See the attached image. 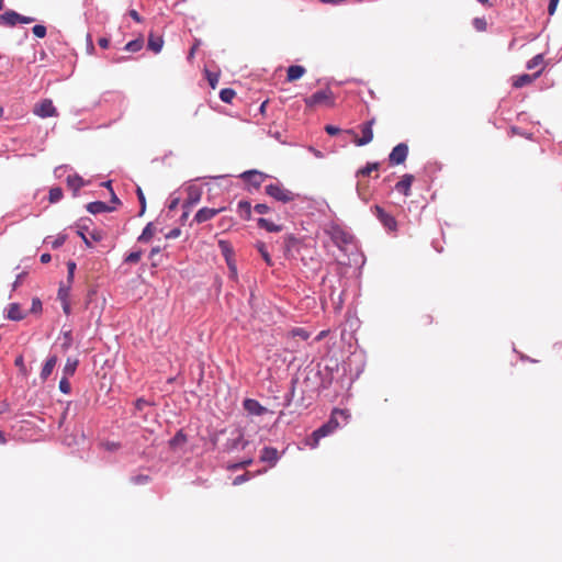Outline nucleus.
Here are the masks:
<instances>
[{
  "instance_id": "7c9ffc66",
  "label": "nucleus",
  "mask_w": 562,
  "mask_h": 562,
  "mask_svg": "<svg viewBox=\"0 0 562 562\" xmlns=\"http://www.w3.org/2000/svg\"><path fill=\"white\" fill-rule=\"evenodd\" d=\"M256 248L257 250L259 251V254L261 255L262 259L265 260V262L268 265V266H273V261H272V258L267 249V246L265 243L262 241H258L256 244Z\"/></svg>"
},
{
  "instance_id": "f8f14e48",
  "label": "nucleus",
  "mask_w": 562,
  "mask_h": 562,
  "mask_svg": "<svg viewBox=\"0 0 562 562\" xmlns=\"http://www.w3.org/2000/svg\"><path fill=\"white\" fill-rule=\"evenodd\" d=\"M243 407L249 415H252V416H262L268 411L257 400H254V398L244 400Z\"/></svg>"
},
{
  "instance_id": "6e6d98bb",
  "label": "nucleus",
  "mask_w": 562,
  "mask_h": 562,
  "mask_svg": "<svg viewBox=\"0 0 562 562\" xmlns=\"http://www.w3.org/2000/svg\"><path fill=\"white\" fill-rule=\"evenodd\" d=\"M181 235V229L179 227L172 228L166 234L167 239H175Z\"/></svg>"
},
{
  "instance_id": "9d476101",
  "label": "nucleus",
  "mask_w": 562,
  "mask_h": 562,
  "mask_svg": "<svg viewBox=\"0 0 562 562\" xmlns=\"http://www.w3.org/2000/svg\"><path fill=\"white\" fill-rule=\"evenodd\" d=\"M408 155V146L405 143L397 144L389 155V162L392 166L403 164Z\"/></svg>"
},
{
  "instance_id": "7ed1b4c3",
  "label": "nucleus",
  "mask_w": 562,
  "mask_h": 562,
  "mask_svg": "<svg viewBox=\"0 0 562 562\" xmlns=\"http://www.w3.org/2000/svg\"><path fill=\"white\" fill-rule=\"evenodd\" d=\"M304 103L307 108H314L316 105H326V106H333L334 101V93L329 88L316 91L310 97H306L304 99Z\"/></svg>"
},
{
  "instance_id": "1a4fd4ad",
  "label": "nucleus",
  "mask_w": 562,
  "mask_h": 562,
  "mask_svg": "<svg viewBox=\"0 0 562 562\" xmlns=\"http://www.w3.org/2000/svg\"><path fill=\"white\" fill-rule=\"evenodd\" d=\"M33 112L42 119L57 116L58 114L57 109L50 99H44L42 102L36 104Z\"/></svg>"
},
{
  "instance_id": "c756f323",
  "label": "nucleus",
  "mask_w": 562,
  "mask_h": 562,
  "mask_svg": "<svg viewBox=\"0 0 562 562\" xmlns=\"http://www.w3.org/2000/svg\"><path fill=\"white\" fill-rule=\"evenodd\" d=\"M144 46V41L143 38H135L133 41H130L128 43H126V45L124 46V50L128 52V53H137L139 52Z\"/></svg>"
},
{
  "instance_id": "8fccbe9b",
  "label": "nucleus",
  "mask_w": 562,
  "mask_h": 562,
  "mask_svg": "<svg viewBox=\"0 0 562 562\" xmlns=\"http://www.w3.org/2000/svg\"><path fill=\"white\" fill-rule=\"evenodd\" d=\"M42 312V301L38 297L32 300L31 313L37 314Z\"/></svg>"
},
{
  "instance_id": "f03ea898",
  "label": "nucleus",
  "mask_w": 562,
  "mask_h": 562,
  "mask_svg": "<svg viewBox=\"0 0 562 562\" xmlns=\"http://www.w3.org/2000/svg\"><path fill=\"white\" fill-rule=\"evenodd\" d=\"M265 191L269 196L282 203L292 202L300 196V194L285 189L279 182L266 186Z\"/></svg>"
},
{
  "instance_id": "f704fd0d",
  "label": "nucleus",
  "mask_w": 562,
  "mask_h": 562,
  "mask_svg": "<svg viewBox=\"0 0 562 562\" xmlns=\"http://www.w3.org/2000/svg\"><path fill=\"white\" fill-rule=\"evenodd\" d=\"M236 97V92L234 89L224 88L220 91V99L224 103H232L233 99Z\"/></svg>"
},
{
  "instance_id": "58836bf2",
  "label": "nucleus",
  "mask_w": 562,
  "mask_h": 562,
  "mask_svg": "<svg viewBox=\"0 0 562 562\" xmlns=\"http://www.w3.org/2000/svg\"><path fill=\"white\" fill-rule=\"evenodd\" d=\"M297 378L291 380V386L286 395L284 396L285 406H290L291 402L294 398L295 389H296Z\"/></svg>"
},
{
  "instance_id": "e2e57ef3",
  "label": "nucleus",
  "mask_w": 562,
  "mask_h": 562,
  "mask_svg": "<svg viewBox=\"0 0 562 562\" xmlns=\"http://www.w3.org/2000/svg\"><path fill=\"white\" fill-rule=\"evenodd\" d=\"M252 463V459H247V460H244L239 463H236L232 467V469H243V468H246L247 465L251 464Z\"/></svg>"
},
{
  "instance_id": "774afa93",
  "label": "nucleus",
  "mask_w": 562,
  "mask_h": 562,
  "mask_svg": "<svg viewBox=\"0 0 562 562\" xmlns=\"http://www.w3.org/2000/svg\"><path fill=\"white\" fill-rule=\"evenodd\" d=\"M61 307H63V312L66 314V315H70L71 313V306H70V303L69 301H65L61 303Z\"/></svg>"
},
{
  "instance_id": "423d86ee",
  "label": "nucleus",
  "mask_w": 562,
  "mask_h": 562,
  "mask_svg": "<svg viewBox=\"0 0 562 562\" xmlns=\"http://www.w3.org/2000/svg\"><path fill=\"white\" fill-rule=\"evenodd\" d=\"M371 212L387 232H395L397 229V222L395 217L385 212L383 207L380 205H373L371 207Z\"/></svg>"
},
{
  "instance_id": "5701e85b",
  "label": "nucleus",
  "mask_w": 562,
  "mask_h": 562,
  "mask_svg": "<svg viewBox=\"0 0 562 562\" xmlns=\"http://www.w3.org/2000/svg\"><path fill=\"white\" fill-rule=\"evenodd\" d=\"M257 225L258 227L263 228L270 233H279L282 231V225L276 224L272 221L265 217H259L257 220Z\"/></svg>"
},
{
  "instance_id": "864d4df0",
  "label": "nucleus",
  "mask_w": 562,
  "mask_h": 562,
  "mask_svg": "<svg viewBox=\"0 0 562 562\" xmlns=\"http://www.w3.org/2000/svg\"><path fill=\"white\" fill-rule=\"evenodd\" d=\"M292 335L293 336H299V337H301L304 340H306L310 337L308 333L305 329H303V328H294L292 330Z\"/></svg>"
},
{
  "instance_id": "aec40b11",
  "label": "nucleus",
  "mask_w": 562,
  "mask_h": 562,
  "mask_svg": "<svg viewBox=\"0 0 562 562\" xmlns=\"http://www.w3.org/2000/svg\"><path fill=\"white\" fill-rule=\"evenodd\" d=\"M5 317L10 321L19 322L25 317V314L21 311L19 303H11L8 305Z\"/></svg>"
},
{
  "instance_id": "49530a36",
  "label": "nucleus",
  "mask_w": 562,
  "mask_h": 562,
  "mask_svg": "<svg viewBox=\"0 0 562 562\" xmlns=\"http://www.w3.org/2000/svg\"><path fill=\"white\" fill-rule=\"evenodd\" d=\"M59 391L64 394H69L71 391L70 382L67 376H63L59 381Z\"/></svg>"
},
{
  "instance_id": "473e14b6",
  "label": "nucleus",
  "mask_w": 562,
  "mask_h": 562,
  "mask_svg": "<svg viewBox=\"0 0 562 562\" xmlns=\"http://www.w3.org/2000/svg\"><path fill=\"white\" fill-rule=\"evenodd\" d=\"M379 167H380L379 162H368L364 167L357 170L356 177L369 176L372 171L378 170Z\"/></svg>"
},
{
  "instance_id": "de8ad7c7",
  "label": "nucleus",
  "mask_w": 562,
  "mask_h": 562,
  "mask_svg": "<svg viewBox=\"0 0 562 562\" xmlns=\"http://www.w3.org/2000/svg\"><path fill=\"white\" fill-rule=\"evenodd\" d=\"M220 247H221V250H222L223 255L225 256L226 261H228L229 260V256L233 252L229 244L227 241H225V240H220Z\"/></svg>"
},
{
  "instance_id": "bb28decb",
  "label": "nucleus",
  "mask_w": 562,
  "mask_h": 562,
  "mask_svg": "<svg viewBox=\"0 0 562 562\" xmlns=\"http://www.w3.org/2000/svg\"><path fill=\"white\" fill-rule=\"evenodd\" d=\"M308 373L313 374V379L314 380H319L321 381L319 385L317 386V391L318 392H321V391H323V390H325V389H327L329 386L331 381L330 380L325 381L324 379H322V373H321L319 370H317L315 372L310 371ZM310 380H311V376H310V374H307L306 378L304 379L303 383H307Z\"/></svg>"
},
{
  "instance_id": "cd10ccee",
  "label": "nucleus",
  "mask_w": 562,
  "mask_h": 562,
  "mask_svg": "<svg viewBox=\"0 0 562 562\" xmlns=\"http://www.w3.org/2000/svg\"><path fill=\"white\" fill-rule=\"evenodd\" d=\"M66 241V235H63V234H59L58 236L56 237H53V236H47L45 239H44V243L46 245H50V247L53 249H57L59 247H61Z\"/></svg>"
},
{
  "instance_id": "a211bd4d",
  "label": "nucleus",
  "mask_w": 562,
  "mask_h": 562,
  "mask_svg": "<svg viewBox=\"0 0 562 562\" xmlns=\"http://www.w3.org/2000/svg\"><path fill=\"white\" fill-rule=\"evenodd\" d=\"M57 361H58V358L56 355H49L47 357V359L41 370V374H40L42 380L45 381L48 379V376L52 374Z\"/></svg>"
},
{
  "instance_id": "72a5a7b5",
  "label": "nucleus",
  "mask_w": 562,
  "mask_h": 562,
  "mask_svg": "<svg viewBox=\"0 0 562 562\" xmlns=\"http://www.w3.org/2000/svg\"><path fill=\"white\" fill-rule=\"evenodd\" d=\"M187 441V435L183 432V430H178L176 435L169 440V446L171 448H176Z\"/></svg>"
},
{
  "instance_id": "4c0bfd02",
  "label": "nucleus",
  "mask_w": 562,
  "mask_h": 562,
  "mask_svg": "<svg viewBox=\"0 0 562 562\" xmlns=\"http://www.w3.org/2000/svg\"><path fill=\"white\" fill-rule=\"evenodd\" d=\"M143 255V251L140 249L131 251L127 254L124 258V262L134 265L137 263L140 260V257Z\"/></svg>"
},
{
  "instance_id": "dca6fc26",
  "label": "nucleus",
  "mask_w": 562,
  "mask_h": 562,
  "mask_svg": "<svg viewBox=\"0 0 562 562\" xmlns=\"http://www.w3.org/2000/svg\"><path fill=\"white\" fill-rule=\"evenodd\" d=\"M279 458V452L273 447H263V449L261 450L260 460L262 462H267L271 465H274L278 462Z\"/></svg>"
},
{
  "instance_id": "f3484780",
  "label": "nucleus",
  "mask_w": 562,
  "mask_h": 562,
  "mask_svg": "<svg viewBox=\"0 0 562 562\" xmlns=\"http://www.w3.org/2000/svg\"><path fill=\"white\" fill-rule=\"evenodd\" d=\"M299 239L293 234H288L283 237L282 250L286 258L292 256V250L297 247Z\"/></svg>"
},
{
  "instance_id": "a19ab883",
  "label": "nucleus",
  "mask_w": 562,
  "mask_h": 562,
  "mask_svg": "<svg viewBox=\"0 0 562 562\" xmlns=\"http://www.w3.org/2000/svg\"><path fill=\"white\" fill-rule=\"evenodd\" d=\"M70 286L60 285L58 289L57 297L60 303L69 301Z\"/></svg>"
},
{
  "instance_id": "69168bd1",
  "label": "nucleus",
  "mask_w": 562,
  "mask_h": 562,
  "mask_svg": "<svg viewBox=\"0 0 562 562\" xmlns=\"http://www.w3.org/2000/svg\"><path fill=\"white\" fill-rule=\"evenodd\" d=\"M227 265H228V268H229V271H231V277L233 279H236L237 278V269H236V266L235 263H232L229 260L227 261Z\"/></svg>"
},
{
  "instance_id": "bf43d9fd",
  "label": "nucleus",
  "mask_w": 562,
  "mask_h": 562,
  "mask_svg": "<svg viewBox=\"0 0 562 562\" xmlns=\"http://www.w3.org/2000/svg\"><path fill=\"white\" fill-rule=\"evenodd\" d=\"M558 3H559V0H550L549 2V5H548V13L549 15H553L555 10H557V7H558Z\"/></svg>"
},
{
  "instance_id": "5fc2aeb1",
  "label": "nucleus",
  "mask_w": 562,
  "mask_h": 562,
  "mask_svg": "<svg viewBox=\"0 0 562 562\" xmlns=\"http://www.w3.org/2000/svg\"><path fill=\"white\" fill-rule=\"evenodd\" d=\"M67 269H68V281L71 282L72 279H74L75 270H76V262L68 261L67 262Z\"/></svg>"
},
{
  "instance_id": "20e7f679",
  "label": "nucleus",
  "mask_w": 562,
  "mask_h": 562,
  "mask_svg": "<svg viewBox=\"0 0 562 562\" xmlns=\"http://www.w3.org/2000/svg\"><path fill=\"white\" fill-rule=\"evenodd\" d=\"M34 21V18L22 15L14 10H7L0 14V25L7 27H14L18 24H30Z\"/></svg>"
},
{
  "instance_id": "412c9836",
  "label": "nucleus",
  "mask_w": 562,
  "mask_h": 562,
  "mask_svg": "<svg viewBox=\"0 0 562 562\" xmlns=\"http://www.w3.org/2000/svg\"><path fill=\"white\" fill-rule=\"evenodd\" d=\"M541 72H542V68L539 69L535 75L524 74V75L517 76L513 82V86L515 88H522V87L531 83L532 80L535 78H537L538 76H540Z\"/></svg>"
},
{
  "instance_id": "603ef678",
  "label": "nucleus",
  "mask_w": 562,
  "mask_h": 562,
  "mask_svg": "<svg viewBox=\"0 0 562 562\" xmlns=\"http://www.w3.org/2000/svg\"><path fill=\"white\" fill-rule=\"evenodd\" d=\"M14 364H15V367H18V368L20 369V371H21L23 374H26V368H25V364H24V358H23V356H18V357L15 358Z\"/></svg>"
},
{
  "instance_id": "393cba45",
  "label": "nucleus",
  "mask_w": 562,
  "mask_h": 562,
  "mask_svg": "<svg viewBox=\"0 0 562 562\" xmlns=\"http://www.w3.org/2000/svg\"><path fill=\"white\" fill-rule=\"evenodd\" d=\"M305 74V68L300 65H292L288 68L286 79L288 81H295Z\"/></svg>"
},
{
  "instance_id": "3c124183",
  "label": "nucleus",
  "mask_w": 562,
  "mask_h": 562,
  "mask_svg": "<svg viewBox=\"0 0 562 562\" xmlns=\"http://www.w3.org/2000/svg\"><path fill=\"white\" fill-rule=\"evenodd\" d=\"M270 206L265 203H258L254 206V211L258 214H267L270 212Z\"/></svg>"
},
{
  "instance_id": "a18cd8bd",
  "label": "nucleus",
  "mask_w": 562,
  "mask_h": 562,
  "mask_svg": "<svg viewBox=\"0 0 562 562\" xmlns=\"http://www.w3.org/2000/svg\"><path fill=\"white\" fill-rule=\"evenodd\" d=\"M150 477L146 474H138L131 477V482L135 485H143L148 483Z\"/></svg>"
},
{
  "instance_id": "a878e982",
  "label": "nucleus",
  "mask_w": 562,
  "mask_h": 562,
  "mask_svg": "<svg viewBox=\"0 0 562 562\" xmlns=\"http://www.w3.org/2000/svg\"><path fill=\"white\" fill-rule=\"evenodd\" d=\"M147 46H148V49H150L155 54H158L162 49L164 38L161 36H156L154 34H150L148 37Z\"/></svg>"
},
{
  "instance_id": "09e8293b",
  "label": "nucleus",
  "mask_w": 562,
  "mask_h": 562,
  "mask_svg": "<svg viewBox=\"0 0 562 562\" xmlns=\"http://www.w3.org/2000/svg\"><path fill=\"white\" fill-rule=\"evenodd\" d=\"M86 52L88 55H93L94 52H95V48H94V45H93V41H92V36L90 33L87 34L86 36Z\"/></svg>"
},
{
  "instance_id": "0eeeda50",
  "label": "nucleus",
  "mask_w": 562,
  "mask_h": 562,
  "mask_svg": "<svg viewBox=\"0 0 562 562\" xmlns=\"http://www.w3.org/2000/svg\"><path fill=\"white\" fill-rule=\"evenodd\" d=\"M328 234L333 243L339 248L345 245H349L352 241L351 234H349L338 224H331L329 226Z\"/></svg>"
},
{
  "instance_id": "052dcab7",
  "label": "nucleus",
  "mask_w": 562,
  "mask_h": 562,
  "mask_svg": "<svg viewBox=\"0 0 562 562\" xmlns=\"http://www.w3.org/2000/svg\"><path fill=\"white\" fill-rule=\"evenodd\" d=\"M207 79H209L210 86L212 88H215L217 82H218V75H216V74H209L207 75Z\"/></svg>"
},
{
  "instance_id": "c85d7f7f",
  "label": "nucleus",
  "mask_w": 562,
  "mask_h": 562,
  "mask_svg": "<svg viewBox=\"0 0 562 562\" xmlns=\"http://www.w3.org/2000/svg\"><path fill=\"white\" fill-rule=\"evenodd\" d=\"M155 228L154 224L149 222L143 229L142 234L137 237V241L139 243H148L153 235H154Z\"/></svg>"
},
{
  "instance_id": "6ab92c4d",
  "label": "nucleus",
  "mask_w": 562,
  "mask_h": 562,
  "mask_svg": "<svg viewBox=\"0 0 562 562\" xmlns=\"http://www.w3.org/2000/svg\"><path fill=\"white\" fill-rule=\"evenodd\" d=\"M113 210H114L113 206H111L102 201H94V202H90L87 204V211L91 214L112 212Z\"/></svg>"
},
{
  "instance_id": "37998d69",
  "label": "nucleus",
  "mask_w": 562,
  "mask_h": 562,
  "mask_svg": "<svg viewBox=\"0 0 562 562\" xmlns=\"http://www.w3.org/2000/svg\"><path fill=\"white\" fill-rule=\"evenodd\" d=\"M33 34L38 38H44L47 34V29L43 24H36L32 27Z\"/></svg>"
},
{
  "instance_id": "ddd939ff",
  "label": "nucleus",
  "mask_w": 562,
  "mask_h": 562,
  "mask_svg": "<svg viewBox=\"0 0 562 562\" xmlns=\"http://www.w3.org/2000/svg\"><path fill=\"white\" fill-rule=\"evenodd\" d=\"M223 209H211V207H202L194 215V222L201 224L206 221L212 220Z\"/></svg>"
},
{
  "instance_id": "e433bc0d",
  "label": "nucleus",
  "mask_w": 562,
  "mask_h": 562,
  "mask_svg": "<svg viewBox=\"0 0 562 562\" xmlns=\"http://www.w3.org/2000/svg\"><path fill=\"white\" fill-rule=\"evenodd\" d=\"M63 198V190L59 187H54L49 190L48 200L50 203H57Z\"/></svg>"
},
{
  "instance_id": "4d7b16f0",
  "label": "nucleus",
  "mask_w": 562,
  "mask_h": 562,
  "mask_svg": "<svg viewBox=\"0 0 562 562\" xmlns=\"http://www.w3.org/2000/svg\"><path fill=\"white\" fill-rule=\"evenodd\" d=\"M325 131L330 136H335L340 133V128L335 125H326Z\"/></svg>"
},
{
  "instance_id": "338daca9",
  "label": "nucleus",
  "mask_w": 562,
  "mask_h": 562,
  "mask_svg": "<svg viewBox=\"0 0 562 562\" xmlns=\"http://www.w3.org/2000/svg\"><path fill=\"white\" fill-rule=\"evenodd\" d=\"M146 405H148V402L144 398H138L135 402V406L137 409L142 411Z\"/></svg>"
},
{
  "instance_id": "f257e3e1",
  "label": "nucleus",
  "mask_w": 562,
  "mask_h": 562,
  "mask_svg": "<svg viewBox=\"0 0 562 562\" xmlns=\"http://www.w3.org/2000/svg\"><path fill=\"white\" fill-rule=\"evenodd\" d=\"M349 417L350 415L347 409L335 408L331 412L329 419L313 431L312 436L314 438L315 445L318 442L319 439L333 434L336 429L346 425L348 423Z\"/></svg>"
},
{
  "instance_id": "4be33fe9",
  "label": "nucleus",
  "mask_w": 562,
  "mask_h": 562,
  "mask_svg": "<svg viewBox=\"0 0 562 562\" xmlns=\"http://www.w3.org/2000/svg\"><path fill=\"white\" fill-rule=\"evenodd\" d=\"M201 199V190L198 187L190 186L188 188V199L184 201V206L190 207L196 204Z\"/></svg>"
},
{
  "instance_id": "b1692460",
  "label": "nucleus",
  "mask_w": 562,
  "mask_h": 562,
  "mask_svg": "<svg viewBox=\"0 0 562 562\" xmlns=\"http://www.w3.org/2000/svg\"><path fill=\"white\" fill-rule=\"evenodd\" d=\"M251 209L249 201L240 200L237 203V213L245 221H249L251 218Z\"/></svg>"
},
{
  "instance_id": "2f4dec72",
  "label": "nucleus",
  "mask_w": 562,
  "mask_h": 562,
  "mask_svg": "<svg viewBox=\"0 0 562 562\" xmlns=\"http://www.w3.org/2000/svg\"><path fill=\"white\" fill-rule=\"evenodd\" d=\"M77 366H78L77 359L68 358L64 366V369H63L64 376L69 378L71 375H74L76 372Z\"/></svg>"
},
{
  "instance_id": "ea45409f",
  "label": "nucleus",
  "mask_w": 562,
  "mask_h": 562,
  "mask_svg": "<svg viewBox=\"0 0 562 562\" xmlns=\"http://www.w3.org/2000/svg\"><path fill=\"white\" fill-rule=\"evenodd\" d=\"M543 55L542 54H538L536 56H533L530 60H528L527 63V69H535L539 66H541L543 64Z\"/></svg>"
},
{
  "instance_id": "c03bdc74",
  "label": "nucleus",
  "mask_w": 562,
  "mask_h": 562,
  "mask_svg": "<svg viewBox=\"0 0 562 562\" xmlns=\"http://www.w3.org/2000/svg\"><path fill=\"white\" fill-rule=\"evenodd\" d=\"M473 26L476 31L483 32L487 27L486 20L484 18H475L473 19Z\"/></svg>"
},
{
  "instance_id": "79ce46f5",
  "label": "nucleus",
  "mask_w": 562,
  "mask_h": 562,
  "mask_svg": "<svg viewBox=\"0 0 562 562\" xmlns=\"http://www.w3.org/2000/svg\"><path fill=\"white\" fill-rule=\"evenodd\" d=\"M136 194H137L138 202L140 205L139 216H142L146 211V199H145L143 190L139 187H137Z\"/></svg>"
},
{
  "instance_id": "4468645a",
  "label": "nucleus",
  "mask_w": 562,
  "mask_h": 562,
  "mask_svg": "<svg viewBox=\"0 0 562 562\" xmlns=\"http://www.w3.org/2000/svg\"><path fill=\"white\" fill-rule=\"evenodd\" d=\"M413 181H414V176L406 173L395 184V190L405 196H409L411 195V187H412Z\"/></svg>"
},
{
  "instance_id": "2eb2a0df",
  "label": "nucleus",
  "mask_w": 562,
  "mask_h": 562,
  "mask_svg": "<svg viewBox=\"0 0 562 562\" xmlns=\"http://www.w3.org/2000/svg\"><path fill=\"white\" fill-rule=\"evenodd\" d=\"M67 186L72 190L74 196H78L79 190L87 184V182L77 173L69 175L66 179Z\"/></svg>"
},
{
  "instance_id": "680f3d73",
  "label": "nucleus",
  "mask_w": 562,
  "mask_h": 562,
  "mask_svg": "<svg viewBox=\"0 0 562 562\" xmlns=\"http://www.w3.org/2000/svg\"><path fill=\"white\" fill-rule=\"evenodd\" d=\"M128 15L137 23H140L142 22V16L139 15V13L134 10V9H131L128 11Z\"/></svg>"
},
{
  "instance_id": "0e129e2a",
  "label": "nucleus",
  "mask_w": 562,
  "mask_h": 562,
  "mask_svg": "<svg viewBox=\"0 0 562 562\" xmlns=\"http://www.w3.org/2000/svg\"><path fill=\"white\" fill-rule=\"evenodd\" d=\"M98 44L101 48H108L110 46V40L108 37H100Z\"/></svg>"
},
{
  "instance_id": "c9c22d12",
  "label": "nucleus",
  "mask_w": 562,
  "mask_h": 562,
  "mask_svg": "<svg viewBox=\"0 0 562 562\" xmlns=\"http://www.w3.org/2000/svg\"><path fill=\"white\" fill-rule=\"evenodd\" d=\"M61 337H63L61 348L64 351H67L72 345V331L70 329L61 330Z\"/></svg>"
},
{
  "instance_id": "13d9d810",
  "label": "nucleus",
  "mask_w": 562,
  "mask_h": 562,
  "mask_svg": "<svg viewBox=\"0 0 562 562\" xmlns=\"http://www.w3.org/2000/svg\"><path fill=\"white\" fill-rule=\"evenodd\" d=\"M247 480H248V473H244V474L237 475L234 479L233 484L234 485H239V484L246 482Z\"/></svg>"
},
{
  "instance_id": "39448f33",
  "label": "nucleus",
  "mask_w": 562,
  "mask_h": 562,
  "mask_svg": "<svg viewBox=\"0 0 562 562\" xmlns=\"http://www.w3.org/2000/svg\"><path fill=\"white\" fill-rule=\"evenodd\" d=\"M247 445L248 441L245 439L244 432L241 429L236 428L231 431V436L223 445V451L229 453L236 450H244Z\"/></svg>"
},
{
  "instance_id": "6e6552de",
  "label": "nucleus",
  "mask_w": 562,
  "mask_h": 562,
  "mask_svg": "<svg viewBox=\"0 0 562 562\" xmlns=\"http://www.w3.org/2000/svg\"><path fill=\"white\" fill-rule=\"evenodd\" d=\"M248 186V191H251L250 188L257 190L263 183V181L269 177L267 173L261 172L256 169L247 170L240 173L239 176Z\"/></svg>"
},
{
  "instance_id": "9b49d317",
  "label": "nucleus",
  "mask_w": 562,
  "mask_h": 562,
  "mask_svg": "<svg viewBox=\"0 0 562 562\" xmlns=\"http://www.w3.org/2000/svg\"><path fill=\"white\" fill-rule=\"evenodd\" d=\"M375 120L371 119L367 122H364L360 128H361V137L355 139V144L357 146H364L372 142L373 139V130L372 126L374 124Z\"/></svg>"
}]
</instances>
